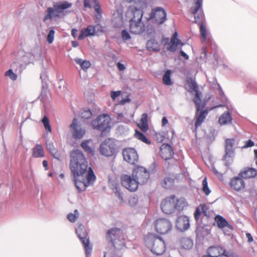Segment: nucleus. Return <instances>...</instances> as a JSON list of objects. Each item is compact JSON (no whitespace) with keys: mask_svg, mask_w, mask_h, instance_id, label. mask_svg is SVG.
<instances>
[{"mask_svg":"<svg viewBox=\"0 0 257 257\" xmlns=\"http://www.w3.org/2000/svg\"><path fill=\"white\" fill-rule=\"evenodd\" d=\"M224 257H239L236 254H235L234 253H231L229 254H228L226 253V254H224Z\"/></svg>","mask_w":257,"mask_h":257,"instance_id":"nucleus-64","label":"nucleus"},{"mask_svg":"<svg viewBox=\"0 0 257 257\" xmlns=\"http://www.w3.org/2000/svg\"><path fill=\"white\" fill-rule=\"evenodd\" d=\"M146 244L151 251L157 255L162 254L166 249L164 240L159 236L150 234L145 239Z\"/></svg>","mask_w":257,"mask_h":257,"instance_id":"nucleus-3","label":"nucleus"},{"mask_svg":"<svg viewBox=\"0 0 257 257\" xmlns=\"http://www.w3.org/2000/svg\"><path fill=\"white\" fill-rule=\"evenodd\" d=\"M42 121L44 124V126L46 130L49 132V133H51V127L50 125L49 120L48 117L46 116H44L42 120Z\"/></svg>","mask_w":257,"mask_h":257,"instance_id":"nucleus-44","label":"nucleus"},{"mask_svg":"<svg viewBox=\"0 0 257 257\" xmlns=\"http://www.w3.org/2000/svg\"><path fill=\"white\" fill-rule=\"evenodd\" d=\"M201 211L198 208H197L194 213V218L196 220H198L201 215Z\"/></svg>","mask_w":257,"mask_h":257,"instance_id":"nucleus-53","label":"nucleus"},{"mask_svg":"<svg viewBox=\"0 0 257 257\" xmlns=\"http://www.w3.org/2000/svg\"><path fill=\"white\" fill-rule=\"evenodd\" d=\"M143 10L132 7L127 11V14L132 16L129 21V30L132 34L140 35L145 31V25L142 22L144 15Z\"/></svg>","mask_w":257,"mask_h":257,"instance_id":"nucleus-2","label":"nucleus"},{"mask_svg":"<svg viewBox=\"0 0 257 257\" xmlns=\"http://www.w3.org/2000/svg\"><path fill=\"white\" fill-rule=\"evenodd\" d=\"M72 133V136L74 139H80L82 138L85 134L86 131L80 123L78 122L76 118L73 119L72 123L70 125Z\"/></svg>","mask_w":257,"mask_h":257,"instance_id":"nucleus-16","label":"nucleus"},{"mask_svg":"<svg viewBox=\"0 0 257 257\" xmlns=\"http://www.w3.org/2000/svg\"><path fill=\"white\" fill-rule=\"evenodd\" d=\"M206 253L211 257H218L220 255L224 257L226 251L223 247L219 246H212L208 248Z\"/></svg>","mask_w":257,"mask_h":257,"instance_id":"nucleus-24","label":"nucleus"},{"mask_svg":"<svg viewBox=\"0 0 257 257\" xmlns=\"http://www.w3.org/2000/svg\"><path fill=\"white\" fill-rule=\"evenodd\" d=\"M112 189L115 193L116 196H117L119 199H120L122 200V197L121 193L120 192V188H119V184L117 183L113 184Z\"/></svg>","mask_w":257,"mask_h":257,"instance_id":"nucleus-46","label":"nucleus"},{"mask_svg":"<svg viewBox=\"0 0 257 257\" xmlns=\"http://www.w3.org/2000/svg\"><path fill=\"white\" fill-rule=\"evenodd\" d=\"M76 233L81 241L86 254H89L91 251V247L90 246L89 239L84 226L82 225H79L76 229Z\"/></svg>","mask_w":257,"mask_h":257,"instance_id":"nucleus-13","label":"nucleus"},{"mask_svg":"<svg viewBox=\"0 0 257 257\" xmlns=\"http://www.w3.org/2000/svg\"><path fill=\"white\" fill-rule=\"evenodd\" d=\"M72 5L67 1L56 3L54 5V8H48L47 10V14L44 17L43 21H46L53 17H58L59 14L64 10L70 8Z\"/></svg>","mask_w":257,"mask_h":257,"instance_id":"nucleus-5","label":"nucleus"},{"mask_svg":"<svg viewBox=\"0 0 257 257\" xmlns=\"http://www.w3.org/2000/svg\"><path fill=\"white\" fill-rule=\"evenodd\" d=\"M5 76L9 77L11 80L15 81L17 79V75L13 72L12 69H9L5 73Z\"/></svg>","mask_w":257,"mask_h":257,"instance_id":"nucleus-47","label":"nucleus"},{"mask_svg":"<svg viewBox=\"0 0 257 257\" xmlns=\"http://www.w3.org/2000/svg\"><path fill=\"white\" fill-rule=\"evenodd\" d=\"M175 177L174 175H171L165 177L161 182V185L166 189L172 188L175 184Z\"/></svg>","mask_w":257,"mask_h":257,"instance_id":"nucleus-27","label":"nucleus"},{"mask_svg":"<svg viewBox=\"0 0 257 257\" xmlns=\"http://www.w3.org/2000/svg\"><path fill=\"white\" fill-rule=\"evenodd\" d=\"M235 140L233 139H227L225 142V155L223 157L226 166H229L233 162L234 155L233 149Z\"/></svg>","mask_w":257,"mask_h":257,"instance_id":"nucleus-11","label":"nucleus"},{"mask_svg":"<svg viewBox=\"0 0 257 257\" xmlns=\"http://www.w3.org/2000/svg\"><path fill=\"white\" fill-rule=\"evenodd\" d=\"M117 68L120 71H123L125 69V66L123 64H121V63L120 62H118L117 64Z\"/></svg>","mask_w":257,"mask_h":257,"instance_id":"nucleus-56","label":"nucleus"},{"mask_svg":"<svg viewBox=\"0 0 257 257\" xmlns=\"http://www.w3.org/2000/svg\"><path fill=\"white\" fill-rule=\"evenodd\" d=\"M232 118L229 111H225L221 115L218 119V122L221 125L229 124L232 121Z\"/></svg>","mask_w":257,"mask_h":257,"instance_id":"nucleus-30","label":"nucleus"},{"mask_svg":"<svg viewBox=\"0 0 257 257\" xmlns=\"http://www.w3.org/2000/svg\"><path fill=\"white\" fill-rule=\"evenodd\" d=\"M84 6L85 8H91L90 1L89 0H84Z\"/></svg>","mask_w":257,"mask_h":257,"instance_id":"nucleus-57","label":"nucleus"},{"mask_svg":"<svg viewBox=\"0 0 257 257\" xmlns=\"http://www.w3.org/2000/svg\"><path fill=\"white\" fill-rule=\"evenodd\" d=\"M178 33L175 32L171 39L170 42L167 44L166 48L168 51L174 52L176 50L177 47H182L184 44L178 39Z\"/></svg>","mask_w":257,"mask_h":257,"instance_id":"nucleus-19","label":"nucleus"},{"mask_svg":"<svg viewBox=\"0 0 257 257\" xmlns=\"http://www.w3.org/2000/svg\"><path fill=\"white\" fill-rule=\"evenodd\" d=\"M46 146L48 150L55 158L60 160L61 157V154L59 151L55 148L53 143H47Z\"/></svg>","mask_w":257,"mask_h":257,"instance_id":"nucleus-33","label":"nucleus"},{"mask_svg":"<svg viewBox=\"0 0 257 257\" xmlns=\"http://www.w3.org/2000/svg\"><path fill=\"white\" fill-rule=\"evenodd\" d=\"M135 136L137 139L147 144H151L150 141L146 138V137L143 133L140 132L139 131H136Z\"/></svg>","mask_w":257,"mask_h":257,"instance_id":"nucleus-40","label":"nucleus"},{"mask_svg":"<svg viewBox=\"0 0 257 257\" xmlns=\"http://www.w3.org/2000/svg\"><path fill=\"white\" fill-rule=\"evenodd\" d=\"M121 91L118 90L116 91H111L110 92V96L113 100H114L117 97L121 94Z\"/></svg>","mask_w":257,"mask_h":257,"instance_id":"nucleus-50","label":"nucleus"},{"mask_svg":"<svg viewBox=\"0 0 257 257\" xmlns=\"http://www.w3.org/2000/svg\"><path fill=\"white\" fill-rule=\"evenodd\" d=\"M202 6V0H197L195 3V7H192L191 9V13L193 15H196L198 10L200 9Z\"/></svg>","mask_w":257,"mask_h":257,"instance_id":"nucleus-45","label":"nucleus"},{"mask_svg":"<svg viewBox=\"0 0 257 257\" xmlns=\"http://www.w3.org/2000/svg\"><path fill=\"white\" fill-rule=\"evenodd\" d=\"M239 174L243 178H250L254 177L256 175L257 171L255 169L252 168H247Z\"/></svg>","mask_w":257,"mask_h":257,"instance_id":"nucleus-28","label":"nucleus"},{"mask_svg":"<svg viewBox=\"0 0 257 257\" xmlns=\"http://www.w3.org/2000/svg\"><path fill=\"white\" fill-rule=\"evenodd\" d=\"M70 158L69 169L75 186L78 191H84L95 180L93 169L88 167V161L81 151H72Z\"/></svg>","mask_w":257,"mask_h":257,"instance_id":"nucleus-1","label":"nucleus"},{"mask_svg":"<svg viewBox=\"0 0 257 257\" xmlns=\"http://www.w3.org/2000/svg\"><path fill=\"white\" fill-rule=\"evenodd\" d=\"M156 136L157 137V141L159 142H161L164 140V137L161 135L160 133H156Z\"/></svg>","mask_w":257,"mask_h":257,"instance_id":"nucleus-55","label":"nucleus"},{"mask_svg":"<svg viewBox=\"0 0 257 257\" xmlns=\"http://www.w3.org/2000/svg\"><path fill=\"white\" fill-rule=\"evenodd\" d=\"M127 2H135L136 4H139L140 6L139 9H144L147 7L148 3L146 0H126Z\"/></svg>","mask_w":257,"mask_h":257,"instance_id":"nucleus-43","label":"nucleus"},{"mask_svg":"<svg viewBox=\"0 0 257 257\" xmlns=\"http://www.w3.org/2000/svg\"><path fill=\"white\" fill-rule=\"evenodd\" d=\"M92 3L94 4V9L95 12L97 13V16H96L97 19H100L101 17L102 11L101 9L100 5L98 0H92Z\"/></svg>","mask_w":257,"mask_h":257,"instance_id":"nucleus-39","label":"nucleus"},{"mask_svg":"<svg viewBox=\"0 0 257 257\" xmlns=\"http://www.w3.org/2000/svg\"><path fill=\"white\" fill-rule=\"evenodd\" d=\"M168 122V119H167V118L166 117H163L162 119V126H165L166 125Z\"/></svg>","mask_w":257,"mask_h":257,"instance_id":"nucleus-59","label":"nucleus"},{"mask_svg":"<svg viewBox=\"0 0 257 257\" xmlns=\"http://www.w3.org/2000/svg\"><path fill=\"white\" fill-rule=\"evenodd\" d=\"M77 33V30L76 29H73L71 31V35L74 38L76 37Z\"/></svg>","mask_w":257,"mask_h":257,"instance_id":"nucleus-63","label":"nucleus"},{"mask_svg":"<svg viewBox=\"0 0 257 257\" xmlns=\"http://www.w3.org/2000/svg\"><path fill=\"white\" fill-rule=\"evenodd\" d=\"M75 61L77 64L80 65L81 68L83 70L87 69L91 66L90 62L89 61L83 60L77 58L75 60Z\"/></svg>","mask_w":257,"mask_h":257,"instance_id":"nucleus-38","label":"nucleus"},{"mask_svg":"<svg viewBox=\"0 0 257 257\" xmlns=\"http://www.w3.org/2000/svg\"><path fill=\"white\" fill-rule=\"evenodd\" d=\"M106 237L114 247H119L124 244V235L119 228H112L108 230Z\"/></svg>","mask_w":257,"mask_h":257,"instance_id":"nucleus-4","label":"nucleus"},{"mask_svg":"<svg viewBox=\"0 0 257 257\" xmlns=\"http://www.w3.org/2000/svg\"><path fill=\"white\" fill-rule=\"evenodd\" d=\"M171 71L167 70L163 76V82L167 86L171 85L173 83L171 79Z\"/></svg>","mask_w":257,"mask_h":257,"instance_id":"nucleus-37","label":"nucleus"},{"mask_svg":"<svg viewBox=\"0 0 257 257\" xmlns=\"http://www.w3.org/2000/svg\"><path fill=\"white\" fill-rule=\"evenodd\" d=\"M155 229L159 234H165L169 232L172 228L170 220L166 218H159L154 222Z\"/></svg>","mask_w":257,"mask_h":257,"instance_id":"nucleus-10","label":"nucleus"},{"mask_svg":"<svg viewBox=\"0 0 257 257\" xmlns=\"http://www.w3.org/2000/svg\"><path fill=\"white\" fill-rule=\"evenodd\" d=\"M99 152L102 155L107 157L115 156L117 153V146L114 140L107 139L101 143Z\"/></svg>","mask_w":257,"mask_h":257,"instance_id":"nucleus-6","label":"nucleus"},{"mask_svg":"<svg viewBox=\"0 0 257 257\" xmlns=\"http://www.w3.org/2000/svg\"><path fill=\"white\" fill-rule=\"evenodd\" d=\"M131 101V99L127 96L126 98L122 99L119 101V104L121 105H123L126 103L130 102Z\"/></svg>","mask_w":257,"mask_h":257,"instance_id":"nucleus-54","label":"nucleus"},{"mask_svg":"<svg viewBox=\"0 0 257 257\" xmlns=\"http://www.w3.org/2000/svg\"><path fill=\"white\" fill-rule=\"evenodd\" d=\"M122 38L124 40H127L131 39L129 33L126 30H122L121 32Z\"/></svg>","mask_w":257,"mask_h":257,"instance_id":"nucleus-51","label":"nucleus"},{"mask_svg":"<svg viewBox=\"0 0 257 257\" xmlns=\"http://www.w3.org/2000/svg\"><path fill=\"white\" fill-rule=\"evenodd\" d=\"M123 159L131 164H136L138 162L139 156L135 149L126 148L123 150Z\"/></svg>","mask_w":257,"mask_h":257,"instance_id":"nucleus-17","label":"nucleus"},{"mask_svg":"<svg viewBox=\"0 0 257 257\" xmlns=\"http://www.w3.org/2000/svg\"><path fill=\"white\" fill-rule=\"evenodd\" d=\"M43 166L45 168V170L48 169V164L46 160H43L42 162Z\"/></svg>","mask_w":257,"mask_h":257,"instance_id":"nucleus-62","label":"nucleus"},{"mask_svg":"<svg viewBox=\"0 0 257 257\" xmlns=\"http://www.w3.org/2000/svg\"><path fill=\"white\" fill-rule=\"evenodd\" d=\"M121 182L122 185L131 192H135L138 188L139 185L132 175H123L121 177Z\"/></svg>","mask_w":257,"mask_h":257,"instance_id":"nucleus-14","label":"nucleus"},{"mask_svg":"<svg viewBox=\"0 0 257 257\" xmlns=\"http://www.w3.org/2000/svg\"><path fill=\"white\" fill-rule=\"evenodd\" d=\"M194 23H198L200 27V36L202 42L205 43L207 40V30L202 22V15H198L197 17L194 16Z\"/></svg>","mask_w":257,"mask_h":257,"instance_id":"nucleus-22","label":"nucleus"},{"mask_svg":"<svg viewBox=\"0 0 257 257\" xmlns=\"http://www.w3.org/2000/svg\"><path fill=\"white\" fill-rule=\"evenodd\" d=\"M187 205V203L184 198H180L177 199H176L175 198V210H182Z\"/></svg>","mask_w":257,"mask_h":257,"instance_id":"nucleus-34","label":"nucleus"},{"mask_svg":"<svg viewBox=\"0 0 257 257\" xmlns=\"http://www.w3.org/2000/svg\"><path fill=\"white\" fill-rule=\"evenodd\" d=\"M202 190L203 192L204 193V194L206 195H208L210 194L211 191L208 187L206 177H205L203 179V180L202 181Z\"/></svg>","mask_w":257,"mask_h":257,"instance_id":"nucleus-41","label":"nucleus"},{"mask_svg":"<svg viewBox=\"0 0 257 257\" xmlns=\"http://www.w3.org/2000/svg\"><path fill=\"white\" fill-rule=\"evenodd\" d=\"M78 213L77 210H74V214L69 213L67 215L68 219L71 222H74L78 218Z\"/></svg>","mask_w":257,"mask_h":257,"instance_id":"nucleus-48","label":"nucleus"},{"mask_svg":"<svg viewBox=\"0 0 257 257\" xmlns=\"http://www.w3.org/2000/svg\"><path fill=\"white\" fill-rule=\"evenodd\" d=\"M92 116L91 111L89 109L85 108L81 110L80 116L84 119H89Z\"/></svg>","mask_w":257,"mask_h":257,"instance_id":"nucleus-42","label":"nucleus"},{"mask_svg":"<svg viewBox=\"0 0 257 257\" xmlns=\"http://www.w3.org/2000/svg\"><path fill=\"white\" fill-rule=\"evenodd\" d=\"M254 146V143L251 140H248L244 143V145L243 146V148H247L251 147Z\"/></svg>","mask_w":257,"mask_h":257,"instance_id":"nucleus-52","label":"nucleus"},{"mask_svg":"<svg viewBox=\"0 0 257 257\" xmlns=\"http://www.w3.org/2000/svg\"><path fill=\"white\" fill-rule=\"evenodd\" d=\"M90 142L91 140H84L81 143V146L86 153L93 156L94 154V150L89 146V143Z\"/></svg>","mask_w":257,"mask_h":257,"instance_id":"nucleus-36","label":"nucleus"},{"mask_svg":"<svg viewBox=\"0 0 257 257\" xmlns=\"http://www.w3.org/2000/svg\"><path fill=\"white\" fill-rule=\"evenodd\" d=\"M140 129L144 132H146L148 129V114L147 113H143L142 115L140 123L139 124Z\"/></svg>","mask_w":257,"mask_h":257,"instance_id":"nucleus-35","label":"nucleus"},{"mask_svg":"<svg viewBox=\"0 0 257 257\" xmlns=\"http://www.w3.org/2000/svg\"><path fill=\"white\" fill-rule=\"evenodd\" d=\"M55 31L54 30H51L47 37V41L49 44L53 43L54 39Z\"/></svg>","mask_w":257,"mask_h":257,"instance_id":"nucleus-49","label":"nucleus"},{"mask_svg":"<svg viewBox=\"0 0 257 257\" xmlns=\"http://www.w3.org/2000/svg\"><path fill=\"white\" fill-rule=\"evenodd\" d=\"M176 225L180 229L186 230L189 227V220L185 216H180L177 218Z\"/></svg>","mask_w":257,"mask_h":257,"instance_id":"nucleus-26","label":"nucleus"},{"mask_svg":"<svg viewBox=\"0 0 257 257\" xmlns=\"http://www.w3.org/2000/svg\"><path fill=\"white\" fill-rule=\"evenodd\" d=\"M180 54L181 56L183 57L185 59L188 60L189 59V56L183 51H180Z\"/></svg>","mask_w":257,"mask_h":257,"instance_id":"nucleus-60","label":"nucleus"},{"mask_svg":"<svg viewBox=\"0 0 257 257\" xmlns=\"http://www.w3.org/2000/svg\"><path fill=\"white\" fill-rule=\"evenodd\" d=\"M162 211L165 214H170L175 211V196L172 195L163 199L161 203Z\"/></svg>","mask_w":257,"mask_h":257,"instance_id":"nucleus-15","label":"nucleus"},{"mask_svg":"<svg viewBox=\"0 0 257 257\" xmlns=\"http://www.w3.org/2000/svg\"><path fill=\"white\" fill-rule=\"evenodd\" d=\"M109 116L107 114H102L93 119L91 121V124L94 129L104 132L109 127Z\"/></svg>","mask_w":257,"mask_h":257,"instance_id":"nucleus-12","label":"nucleus"},{"mask_svg":"<svg viewBox=\"0 0 257 257\" xmlns=\"http://www.w3.org/2000/svg\"><path fill=\"white\" fill-rule=\"evenodd\" d=\"M231 188L236 191H240L244 188L245 183L243 178L239 174L236 177L232 178L229 183Z\"/></svg>","mask_w":257,"mask_h":257,"instance_id":"nucleus-18","label":"nucleus"},{"mask_svg":"<svg viewBox=\"0 0 257 257\" xmlns=\"http://www.w3.org/2000/svg\"><path fill=\"white\" fill-rule=\"evenodd\" d=\"M180 245L182 249L188 250L193 247V242L190 238L184 237L181 238Z\"/></svg>","mask_w":257,"mask_h":257,"instance_id":"nucleus-32","label":"nucleus"},{"mask_svg":"<svg viewBox=\"0 0 257 257\" xmlns=\"http://www.w3.org/2000/svg\"><path fill=\"white\" fill-rule=\"evenodd\" d=\"M160 154L163 159L167 160L173 157L174 151L170 145L167 144H164L161 147Z\"/></svg>","mask_w":257,"mask_h":257,"instance_id":"nucleus-23","label":"nucleus"},{"mask_svg":"<svg viewBox=\"0 0 257 257\" xmlns=\"http://www.w3.org/2000/svg\"><path fill=\"white\" fill-rule=\"evenodd\" d=\"M203 108H201L199 111H197V108H196V112L195 115V126L196 130L201 125L208 113V110H204L199 112Z\"/></svg>","mask_w":257,"mask_h":257,"instance_id":"nucleus-25","label":"nucleus"},{"mask_svg":"<svg viewBox=\"0 0 257 257\" xmlns=\"http://www.w3.org/2000/svg\"><path fill=\"white\" fill-rule=\"evenodd\" d=\"M146 47L147 49L149 51L158 52L160 50V43L154 39H151L147 42Z\"/></svg>","mask_w":257,"mask_h":257,"instance_id":"nucleus-29","label":"nucleus"},{"mask_svg":"<svg viewBox=\"0 0 257 257\" xmlns=\"http://www.w3.org/2000/svg\"><path fill=\"white\" fill-rule=\"evenodd\" d=\"M117 14L118 15V19L119 21L121 22H122L123 21V16L122 13H119L118 11L117 12Z\"/></svg>","mask_w":257,"mask_h":257,"instance_id":"nucleus-61","label":"nucleus"},{"mask_svg":"<svg viewBox=\"0 0 257 257\" xmlns=\"http://www.w3.org/2000/svg\"><path fill=\"white\" fill-rule=\"evenodd\" d=\"M214 220L219 228H226L227 229V232H225V234L230 235L233 228L224 218L220 215H217L215 216Z\"/></svg>","mask_w":257,"mask_h":257,"instance_id":"nucleus-20","label":"nucleus"},{"mask_svg":"<svg viewBox=\"0 0 257 257\" xmlns=\"http://www.w3.org/2000/svg\"><path fill=\"white\" fill-rule=\"evenodd\" d=\"M98 26V25L96 26L89 25L86 28H83L78 36V40H82L85 37L94 36L96 32V27Z\"/></svg>","mask_w":257,"mask_h":257,"instance_id":"nucleus-21","label":"nucleus"},{"mask_svg":"<svg viewBox=\"0 0 257 257\" xmlns=\"http://www.w3.org/2000/svg\"><path fill=\"white\" fill-rule=\"evenodd\" d=\"M246 237L247 238V240L249 242H251L253 241V238L251 235L250 233H246Z\"/></svg>","mask_w":257,"mask_h":257,"instance_id":"nucleus-58","label":"nucleus"},{"mask_svg":"<svg viewBox=\"0 0 257 257\" xmlns=\"http://www.w3.org/2000/svg\"><path fill=\"white\" fill-rule=\"evenodd\" d=\"M34 158H43L45 156L44 151L42 145L37 144L32 150Z\"/></svg>","mask_w":257,"mask_h":257,"instance_id":"nucleus-31","label":"nucleus"},{"mask_svg":"<svg viewBox=\"0 0 257 257\" xmlns=\"http://www.w3.org/2000/svg\"><path fill=\"white\" fill-rule=\"evenodd\" d=\"M132 175L138 185L146 184L150 178L149 171L146 168L142 166H135L133 169Z\"/></svg>","mask_w":257,"mask_h":257,"instance_id":"nucleus-8","label":"nucleus"},{"mask_svg":"<svg viewBox=\"0 0 257 257\" xmlns=\"http://www.w3.org/2000/svg\"><path fill=\"white\" fill-rule=\"evenodd\" d=\"M166 15V13L163 8L157 7L152 10L150 17L147 18V21H151L155 26H159L165 21Z\"/></svg>","mask_w":257,"mask_h":257,"instance_id":"nucleus-9","label":"nucleus"},{"mask_svg":"<svg viewBox=\"0 0 257 257\" xmlns=\"http://www.w3.org/2000/svg\"><path fill=\"white\" fill-rule=\"evenodd\" d=\"M187 83L189 88L190 92L194 91L195 92L193 101L195 104L197 111L201 108H204L206 105V102H203L201 100V93L198 90L197 84L191 79L187 80Z\"/></svg>","mask_w":257,"mask_h":257,"instance_id":"nucleus-7","label":"nucleus"}]
</instances>
